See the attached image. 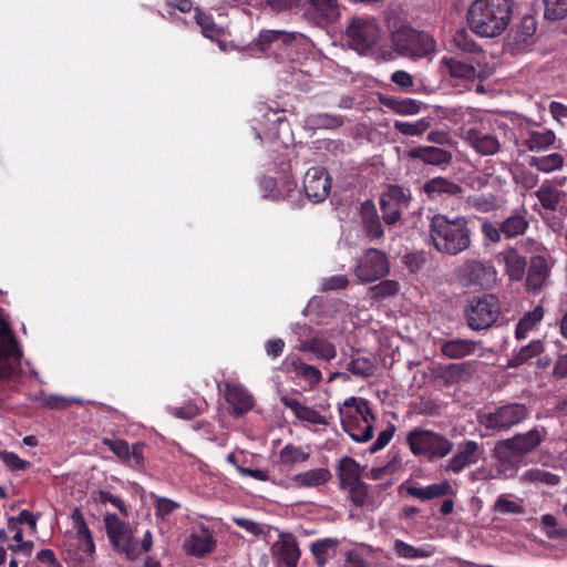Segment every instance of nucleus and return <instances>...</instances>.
I'll return each instance as SVG.
<instances>
[{
	"mask_svg": "<svg viewBox=\"0 0 567 567\" xmlns=\"http://www.w3.org/2000/svg\"><path fill=\"white\" fill-rule=\"evenodd\" d=\"M546 436L545 427L535 426L525 433L496 442L492 455L496 460L497 476L504 480L514 478L525 456L535 451Z\"/></svg>",
	"mask_w": 567,
	"mask_h": 567,
	"instance_id": "f257e3e1",
	"label": "nucleus"
},
{
	"mask_svg": "<svg viewBox=\"0 0 567 567\" xmlns=\"http://www.w3.org/2000/svg\"><path fill=\"white\" fill-rule=\"evenodd\" d=\"M429 236L434 249L446 256H456L471 247L472 231L465 216L434 214L429 219Z\"/></svg>",
	"mask_w": 567,
	"mask_h": 567,
	"instance_id": "f03ea898",
	"label": "nucleus"
},
{
	"mask_svg": "<svg viewBox=\"0 0 567 567\" xmlns=\"http://www.w3.org/2000/svg\"><path fill=\"white\" fill-rule=\"evenodd\" d=\"M511 19L512 7L508 0H475L467 11L471 31L482 38L501 35Z\"/></svg>",
	"mask_w": 567,
	"mask_h": 567,
	"instance_id": "7ed1b4c3",
	"label": "nucleus"
},
{
	"mask_svg": "<svg viewBox=\"0 0 567 567\" xmlns=\"http://www.w3.org/2000/svg\"><path fill=\"white\" fill-rule=\"evenodd\" d=\"M338 411L343 430L353 441L365 443L373 437L375 416L367 399L349 396L338 408Z\"/></svg>",
	"mask_w": 567,
	"mask_h": 567,
	"instance_id": "20e7f679",
	"label": "nucleus"
},
{
	"mask_svg": "<svg viewBox=\"0 0 567 567\" xmlns=\"http://www.w3.org/2000/svg\"><path fill=\"white\" fill-rule=\"evenodd\" d=\"M466 122L460 127V136L478 154L491 156L501 148L498 137L491 131V121L475 118L471 110L463 112Z\"/></svg>",
	"mask_w": 567,
	"mask_h": 567,
	"instance_id": "39448f33",
	"label": "nucleus"
},
{
	"mask_svg": "<svg viewBox=\"0 0 567 567\" xmlns=\"http://www.w3.org/2000/svg\"><path fill=\"white\" fill-rule=\"evenodd\" d=\"M501 313V301L494 293L472 297L463 310L466 326L472 331L476 332L485 331L494 327Z\"/></svg>",
	"mask_w": 567,
	"mask_h": 567,
	"instance_id": "423d86ee",
	"label": "nucleus"
},
{
	"mask_svg": "<svg viewBox=\"0 0 567 567\" xmlns=\"http://www.w3.org/2000/svg\"><path fill=\"white\" fill-rule=\"evenodd\" d=\"M406 442L413 455L424 456L430 462L444 458L454 446L444 434L422 427L411 430L406 435Z\"/></svg>",
	"mask_w": 567,
	"mask_h": 567,
	"instance_id": "0eeeda50",
	"label": "nucleus"
},
{
	"mask_svg": "<svg viewBox=\"0 0 567 567\" xmlns=\"http://www.w3.org/2000/svg\"><path fill=\"white\" fill-rule=\"evenodd\" d=\"M529 414L530 411L525 404L507 403L478 415V423L493 433H502L520 424Z\"/></svg>",
	"mask_w": 567,
	"mask_h": 567,
	"instance_id": "6e6552de",
	"label": "nucleus"
},
{
	"mask_svg": "<svg viewBox=\"0 0 567 567\" xmlns=\"http://www.w3.org/2000/svg\"><path fill=\"white\" fill-rule=\"evenodd\" d=\"M393 49L403 56L424 58L435 50L434 39L426 32L402 27L392 33Z\"/></svg>",
	"mask_w": 567,
	"mask_h": 567,
	"instance_id": "1a4fd4ad",
	"label": "nucleus"
},
{
	"mask_svg": "<svg viewBox=\"0 0 567 567\" xmlns=\"http://www.w3.org/2000/svg\"><path fill=\"white\" fill-rule=\"evenodd\" d=\"M104 523L106 534L114 548L124 553L127 558L135 559L140 555V550L130 525L114 513L106 514Z\"/></svg>",
	"mask_w": 567,
	"mask_h": 567,
	"instance_id": "9d476101",
	"label": "nucleus"
},
{
	"mask_svg": "<svg viewBox=\"0 0 567 567\" xmlns=\"http://www.w3.org/2000/svg\"><path fill=\"white\" fill-rule=\"evenodd\" d=\"M346 37L353 50L365 53L377 44L380 29L372 20L353 18L346 29Z\"/></svg>",
	"mask_w": 567,
	"mask_h": 567,
	"instance_id": "9b49d317",
	"label": "nucleus"
},
{
	"mask_svg": "<svg viewBox=\"0 0 567 567\" xmlns=\"http://www.w3.org/2000/svg\"><path fill=\"white\" fill-rule=\"evenodd\" d=\"M355 277L363 284L384 278L390 272L388 256L375 248H369L354 267Z\"/></svg>",
	"mask_w": 567,
	"mask_h": 567,
	"instance_id": "f8f14e48",
	"label": "nucleus"
},
{
	"mask_svg": "<svg viewBox=\"0 0 567 567\" xmlns=\"http://www.w3.org/2000/svg\"><path fill=\"white\" fill-rule=\"evenodd\" d=\"M103 445H105L110 451H112L120 461L136 471H143L145 467V456L144 449L145 444L143 442H136L130 445L125 440L122 439H107L104 437L102 440Z\"/></svg>",
	"mask_w": 567,
	"mask_h": 567,
	"instance_id": "ddd939ff",
	"label": "nucleus"
},
{
	"mask_svg": "<svg viewBox=\"0 0 567 567\" xmlns=\"http://www.w3.org/2000/svg\"><path fill=\"white\" fill-rule=\"evenodd\" d=\"M555 261L550 254H538L530 257L526 270L525 287L533 293H538L547 284Z\"/></svg>",
	"mask_w": 567,
	"mask_h": 567,
	"instance_id": "4468645a",
	"label": "nucleus"
},
{
	"mask_svg": "<svg viewBox=\"0 0 567 567\" xmlns=\"http://www.w3.org/2000/svg\"><path fill=\"white\" fill-rule=\"evenodd\" d=\"M331 188V178L328 171L321 166L310 167L303 177V192L315 203L323 202Z\"/></svg>",
	"mask_w": 567,
	"mask_h": 567,
	"instance_id": "2eb2a0df",
	"label": "nucleus"
},
{
	"mask_svg": "<svg viewBox=\"0 0 567 567\" xmlns=\"http://www.w3.org/2000/svg\"><path fill=\"white\" fill-rule=\"evenodd\" d=\"M483 452L481 444L472 440H465L457 445L455 454L444 465V471L458 474L466 466L476 464Z\"/></svg>",
	"mask_w": 567,
	"mask_h": 567,
	"instance_id": "dca6fc26",
	"label": "nucleus"
},
{
	"mask_svg": "<svg viewBox=\"0 0 567 567\" xmlns=\"http://www.w3.org/2000/svg\"><path fill=\"white\" fill-rule=\"evenodd\" d=\"M225 400L234 415H243L254 406L252 395L238 383L225 382Z\"/></svg>",
	"mask_w": 567,
	"mask_h": 567,
	"instance_id": "f3484780",
	"label": "nucleus"
},
{
	"mask_svg": "<svg viewBox=\"0 0 567 567\" xmlns=\"http://www.w3.org/2000/svg\"><path fill=\"white\" fill-rule=\"evenodd\" d=\"M498 259L505 266V274L511 281H520L525 274L527 261L515 247H507L498 254Z\"/></svg>",
	"mask_w": 567,
	"mask_h": 567,
	"instance_id": "a211bd4d",
	"label": "nucleus"
},
{
	"mask_svg": "<svg viewBox=\"0 0 567 567\" xmlns=\"http://www.w3.org/2000/svg\"><path fill=\"white\" fill-rule=\"evenodd\" d=\"M519 138L532 152H539L548 148L555 143L556 135L550 130L520 128Z\"/></svg>",
	"mask_w": 567,
	"mask_h": 567,
	"instance_id": "6ab92c4d",
	"label": "nucleus"
},
{
	"mask_svg": "<svg viewBox=\"0 0 567 567\" xmlns=\"http://www.w3.org/2000/svg\"><path fill=\"white\" fill-rule=\"evenodd\" d=\"M423 190L429 198L440 199L443 197H457L462 194L463 188L460 184L439 176L425 182Z\"/></svg>",
	"mask_w": 567,
	"mask_h": 567,
	"instance_id": "aec40b11",
	"label": "nucleus"
},
{
	"mask_svg": "<svg viewBox=\"0 0 567 567\" xmlns=\"http://www.w3.org/2000/svg\"><path fill=\"white\" fill-rule=\"evenodd\" d=\"M409 156L427 165L446 166L452 161V154L435 146H419L409 151Z\"/></svg>",
	"mask_w": 567,
	"mask_h": 567,
	"instance_id": "412c9836",
	"label": "nucleus"
},
{
	"mask_svg": "<svg viewBox=\"0 0 567 567\" xmlns=\"http://www.w3.org/2000/svg\"><path fill=\"white\" fill-rule=\"evenodd\" d=\"M360 217L367 236L371 240L383 237V227L378 215L377 207L372 200H365L361 204Z\"/></svg>",
	"mask_w": 567,
	"mask_h": 567,
	"instance_id": "4be33fe9",
	"label": "nucleus"
},
{
	"mask_svg": "<svg viewBox=\"0 0 567 567\" xmlns=\"http://www.w3.org/2000/svg\"><path fill=\"white\" fill-rule=\"evenodd\" d=\"M274 548L280 564H284L286 567H297L300 550L298 543L292 535L281 534L280 540L275 544Z\"/></svg>",
	"mask_w": 567,
	"mask_h": 567,
	"instance_id": "5701e85b",
	"label": "nucleus"
},
{
	"mask_svg": "<svg viewBox=\"0 0 567 567\" xmlns=\"http://www.w3.org/2000/svg\"><path fill=\"white\" fill-rule=\"evenodd\" d=\"M296 349L300 352H310L317 359L331 361L337 355V349L333 343L326 339L313 337L309 340L300 342Z\"/></svg>",
	"mask_w": 567,
	"mask_h": 567,
	"instance_id": "b1692460",
	"label": "nucleus"
},
{
	"mask_svg": "<svg viewBox=\"0 0 567 567\" xmlns=\"http://www.w3.org/2000/svg\"><path fill=\"white\" fill-rule=\"evenodd\" d=\"M535 196L544 209L555 212L565 196V192L557 188L556 181H544L535 192Z\"/></svg>",
	"mask_w": 567,
	"mask_h": 567,
	"instance_id": "393cba45",
	"label": "nucleus"
},
{
	"mask_svg": "<svg viewBox=\"0 0 567 567\" xmlns=\"http://www.w3.org/2000/svg\"><path fill=\"white\" fill-rule=\"evenodd\" d=\"M480 342L471 339H451L441 343L440 350L443 355L450 359H463L472 355Z\"/></svg>",
	"mask_w": 567,
	"mask_h": 567,
	"instance_id": "a878e982",
	"label": "nucleus"
},
{
	"mask_svg": "<svg viewBox=\"0 0 567 567\" xmlns=\"http://www.w3.org/2000/svg\"><path fill=\"white\" fill-rule=\"evenodd\" d=\"M337 476L340 487L346 488L362 481V467L352 457H342L337 466Z\"/></svg>",
	"mask_w": 567,
	"mask_h": 567,
	"instance_id": "bb28decb",
	"label": "nucleus"
},
{
	"mask_svg": "<svg viewBox=\"0 0 567 567\" xmlns=\"http://www.w3.org/2000/svg\"><path fill=\"white\" fill-rule=\"evenodd\" d=\"M519 480L522 483L533 484L536 487L549 488L558 486L561 482L560 475L540 467L526 470Z\"/></svg>",
	"mask_w": 567,
	"mask_h": 567,
	"instance_id": "cd10ccee",
	"label": "nucleus"
},
{
	"mask_svg": "<svg viewBox=\"0 0 567 567\" xmlns=\"http://www.w3.org/2000/svg\"><path fill=\"white\" fill-rule=\"evenodd\" d=\"M406 493L410 496L419 498L421 501H430L433 498L444 497L454 494V489L449 481H442L427 486L416 487L409 486Z\"/></svg>",
	"mask_w": 567,
	"mask_h": 567,
	"instance_id": "c85d7f7f",
	"label": "nucleus"
},
{
	"mask_svg": "<svg viewBox=\"0 0 567 567\" xmlns=\"http://www.w3.org/2000/svg\"><path fill=\"white\" fill-rule=\"evenodd\" d=\"M493 267L480 260H466L460 268V275L468 285H483L487 276L494 274Z\"/></svg>",
	"mask_w": 567,
	"mask_h": 567,
	"instance_id": "c756f323",
	"label": "nucleus"
},
{
	"mask_svg": "<svg viewBox=\"0 0 567 567\" xmlns=\"http://www.w3.org/2000/svg\"><path fill=\"white\" fill-rule=\"evenodd\" d=\"M343 124L344 116L329 113L309 114L303 120V127L311 131L336 130Z\"/></svg>",
	"mask_w": 567,
	"mask_h": 567,
	"instance_id": "7c9ffc66",
	"label": "nucleus"
},
{
	"mask_svg": "<svg viewBox=\"0 0 567 567\" xmlns=\"http://www.w3.org/2000/svg\"><path fill=\"white\" fill-rule=\"evenodd\" d=\"M503 235L506 239H512L523 235L528 228V220L526 219V210H516L502 223Z\"/></svg>",
	"mask_w": 567,
	"mask_h": 567,
	"instance_id": "2f4dec72",
	"label": "nucleus"
},
{
	"mask_svg": "<svg viewBox=\"0 0 567 567\" xmlns=\"http://www.w3.org/2000/svg\"><path fill=\"white\" fill-rule=\"evenodd\" d=\"M332 475L328 468H313L293 476V483L299 487H318L331 480Z\"/></svg>",
	"mask_w": 567,
	"mask_h": 567,
	"instance_id": "473e14b6",
	"label": "nucleus"
},
{
	"mask_svg": "<svg viewBox=\"0 0 567 567\" xmlns=\"http://www.w3.org/2000/svg\"><path fill=\"white\" fill-rule=\"evenodd\" d=\"M441 64L452 78L473 80L476 76V69L466 62L460 61L453 56H443Z\"/></svg>",
	"mask_w": 567,
	"mask_h": 567,
	"instance_id": "72a5a7b5",
	"label": "nucleus"
},
{
	"mask_svg": "<svg viewBox=\"0 0 567 567\" xmlns=\"http://www.w3.org/2000/svg\"><path fill=\"white\" fill-rule=\"evenodd\" d=\"M544 351V343L542 340H533L528 344L522 347L518 352L514 353L506 363V368H518L533 358L539 355Z\"/></svg>",
	"mask_w": 567,
	"mask_h": 567,
	"instance_id": "f704fd0d",
	"label": "nucleus"
},
{
	"mask_svg": "<svg viewBox=\"0 0 567 567\" xmlns=\"http://www.w3.org/2000/svg\"><path fill=\"white\" fill-rule=\"evenodd\" d=\"M311 9L326 22H334L340 17L338 0H306Z\"/></svg>",
	"mask_w": 567,
	"mask_h": 567,
	"instance_id": "c9c22d12",
	"label": "nucleus"
},
{
	"mask_svg": "<svg viewBox=\"0 0 567 567\" xmlns=\"http://www.w3.org/2000/svg\"><path fill=\"white\" fill-rule=\"evenodd\" d=\"M310 454L300 446L293 444L285 445L278 453V463L284 466L292 467L296 464L305 463Z\"/></svg>",
	"mask_w": 567,
	"mask_h": 567,
	"instance_id": "e433bc0d",
	"label": "nucleus"
},
{
	"mask_svg": "<svg viewBox=\"0 0 567 567\" xmlns=\"http://www.w3.org/2000/svg\"><path fill=\"white\" fill-rule=\"evenodd\" d=\"M382 104L393 112L401 115H413L420 112L421 102L413 99H396V97H383Z\"/></svg>",
	"mask_w": 567,
	"mask_h": 567,
	"instance_id": "4c0bfd02",
	"label": "nucleus"
},
{
	"mask_svg": "<svg viewBox=\"0 0 567 567\" xmlns=\"http://www.w3.org/2000/svg\"><path fill=\"white\" fill-rule=\"evenodd\" d=\"M215 542L207 529L192 534L189 538V550L195 556H204L213 550Z\"/></svg>",
	"mask_w": 567,
	"mask_h": 567,
	"instance_id": "58836bf2",
	"label": "nucleus"
},
{
	"mask_svg": "<svg viewBox=\"0 0 567 567\" xmlns=\"http://www.w3.org/2000/svg\"><path fill=\"white\" fill-rule=\"evenodd\" d=\"M529 165L543 173H551L560 169L564 165V157L558 153L545 156H534L529 161Z\"/></svg>",
	"mask_w": 567,
	"mask_h": 567,
	"instance_id": "ea45409f",
	"label": "nucleus"
},
{
	"mask_svg": "<svg viewBox=\"0 0 567 567\" xmlns=\"http://www.w3.org/2000/svg\"><path fill=\"white\" fill-rule=\"evenodd\" d=\"M279 39H281L284 44H289L295 40V34L281 30H266L260 32L259 37L257 38L256 45L261 51H265L274 41Z\"/></svg>",
	"mask_w": 567,
	"mask_h": 567,
	"instance_id": "a19ab883",
	"label": "nucleus"
},
{
	"mask_svg": "<svg viewBox=\"0 0 567 567\" xmlns=\"http://www.w3.org/2000/svg\"><path fill=\"white\" fill-rule=\"evenodd\" d=\"M347 370L355 377L369 378L373 375L374 364L367 357L353 355L347 363Z\"/></svg>",
	"mask_w": 567,
	"mask_h": 567,
	"instance_id": "79ce46f5",
	"label": "nucleus"
},
{
	"mask_svg": "<svg viewBox=\"0 0 567 567\" xmlns=\"http://www.w3.org/2000/svg\"><path fill=\"white\" fill-rule=\"evenodd\" d=\"M195 19L204 37L210 40H218L221 37L223 29L214 22L212 16L197 10Z\"/></svg>",
	"mask_w": 567,
	"mask_h": 567,
	"instance_id": "37998d69",
	"label": "nucleus"
},
{
	"mask_svg": "<svg viewBox=\"0 0 567 567\" xmlns=\"http://www.w3.org/2000/svg\"><path fill=\"white\" fill-rule=\"evenodd\" d=\"M431 123L426 118H420L414 122L395 121L394 128L406 136H419L426 132Z\"/></svg>",
	"mask_w": 567,
	"mask_h": 567,
	"instance_id": "c03bdc74",
	"label": "nucleus"
},
{
	"mask_svg": "<svg viewBox=\"0 0 567 567\" xmlns=\"http://www.w3.org/2000/svg\"><path fill=\"white\" fill-rule=\"evenodd\" d=\"M337 544V540L330 538L317 540L311 544L310 550L315 556L316 563L319 567H324L330 550H333Z\"/></svg>",
	"mask_w": 567,
	"mask_h": 567,
	"instance_id": "a18cd8bd",
	"label": "nucleus"
},
{
	"mask_svg": "<svg viewBox=\"0 0 567 567\" xmlns=\"http://www.w3.org/2000/svg\"><path fill=\"white\" fill-rule=\"evenodd\" d=\"M296 374L307 381L310 385H316L322 380L321 371L310 364L296 360L292 362Z\"/></svg>",
	"mask_w": 567,
	"mask_h": 567,
	"instance_id": "49530a36",
	"label": "nucleus"
},
{
	"mask_svg": "<svg viewBox=\"0 0 567 567\" xmlns=\"http://www.w3.org/2000/svg\"><path fill=\"white\" fill-rule=\"evenodd\" d=\"M472 207L481 213H489L501 207V200L493 194H478L470 200Z\"/></svg>",
	"mask_w": 567,
	"mask_h": 567,
	"instance_id": "de8ad7c7",
	"label": "nucleus"
},
{
	"mask_svg": "<svg viewBox=\"0 0 567 567\" xmlns=\"http://www.w3.org/2000/svg\"><path fill=\"white\" fill-rule=\"evenodd\" d=\"M394 550L400 557L408 559L430 557L433 553L432 549L414 547L400 539L394 542Z\"/></svg>",
	"mask_w": 567,
	"mask_h": 567,
	"instance_id": "09e8293b",
	"label": "nucleus"
},
{
	"mask_svg": "<svg viewBox=\"0 0 567 567\" xmlns=\"http://www.w3.org/2000/svg\"><path fill=\"white\" fill-rule=\"evenodd\" d=\"M400 290V285L395 280L385 279L369 289L372 299H384L395 296Z\"/></svg>",
	"mask_w": 567,
	"mask_h": 567,
	"instance_id": "8fccbe9b",
	"label": "nucleus"
},
{
	"mask_svg": "<svg viewBox=\"0 0 567 567\" xmlns=\"http://www.w3.org/2000/svg\"><path fill=\"white\" fill-rule=\"evenodd\" d=\"M546 19L551 21L561 20L567 14V0H544Z\"/></svg>",
	"mask_w": 567,
	"mask_h": 567,
	"instance_id": "3c124183",
	"label": "nucleus"
},
{
	"mask_svg": "<svg viewBox=\"0 0 567 567\" xmlns=\"http://www.w3.org/2000/svg\"><path fill=\"white\" fill-rule=\"evenodd\" d=\"M455 47L467 53H477L481 51L480 45L474 41L472 35L464 29L456 31L453 37Z\"/></svg>",
	"mask_w": 567,
	"mask_h": 567,
	"instance_id": "603ef678",
	"label": "nucleus"
},
{
	"mask_svg": "<svg viewBox=\"0 0 567 567\" xmlns=\"http://www.w3.org/2000/svg\"><path fill=\"white\" fill-rule=\"evenodd\" d=\"M536 32V22L533 17L526 16L515 30L516 42H527Z\"/></svg>",
	"mask_w": 567,
	"mask_h": 567,
	"instance_id": "864d4df0",
	"label": "nucleus"
},
{
	"mask_svg": "<svg viewBox=\"0 0 567 567\" xmlns=\"http://www.w3.org/2000/svg\"><path fill=\"white\" fill-rule=\"evenodd\" d=\"M344 491H348L350 501L358 507H363L369 498L368 486L361 481L357 484L350 485Z\"/></svg>",
	"mask_w": 567,
	"mask_h": 567,
	"instance_id": "5fc2aeb1",
	"label": "nucleus"
},
{
	"mask_svg": "<svg viewBox=\"0 0 567 567\" xmlns=\"http://www.w3.org/2000/svg\"><path fill=\"white\" fill-rule=\"evenodd\" d=\"M0 460L12 472L25 471L31 466V463L29 461L22 460L14 452L0 451Z\"/></svg>",
	"mask_w": 567,
	"mask_h": 567,
	"instance_id": "6e6d98bb",
	"label": "nucleus"
},
{
	"mask_svg": "<svg viewBox=\"0 0 567 567\" xmlns=\"http://www.w3.org/2000/svg\"><path fill=\"white\" fill-rule=\"evenodd\" d=\"M154 507L156 516L162 519H165L174 511L178 509L181 507V504L166 497L155 496Z\"/></svg>",
	"mask_w": 567,
	"mask_h": 567,
	"instance_id": "4d7b16f0",
	"label": "nucleus"
},
{
	"mask_svg": "<svg viewBox=\"0 0 567 567\" xmlns=\"http://www.w3.org/2000/svg\"><path fill=\"white\" fill-rule=\"evenodd\" d=\"M382 217L386 225H394L401 218V206L380 198Z\"/></svg>",
	"mask_w": 567,
	"mask_h": 567,
	"instance_id": "13d9d810",
	"label": "nucleus"
},
{
	"mask_svg": "<svg viewBox=\"0 0 567 567\" xmlns=\"http://www.w3.org/2000/svg\"><path fill=\"white\" fill-rule=\"evenodd\" d=\"M39 518V515H33L31 512H29L28 509H22L18 516L16 517H10L8 519V528L9 529H13V528H17V525H20V524H27L30 526V528L32 529V532H35L37 529V520Z\"/></svg>",
	"mask_w": 567,
	"mask_h": 567,
	"instance_id": "bf43d9fd",
	"label": "nucleus"
},
{
	"mask_svg": "<svg viewBox=\"0 0 567 567\" xmlns=\"http://www.w3.org/2000/svg\"><path fill=\"white\" fill-rule=\"evenodd\" d=\"M494 509L503 514H523L524 508L514 501L506 498L501 495L497 497L494 504Z\"/></svg>",
	"mask_w": 567,
	"mask_h": 567,
	"instance_id": "052dcab7",
	"label": "nucleus"
},
{
	"mask_svg": "<svg viewBox=\"0 0 567 567\" xmlns=\"http://www.w3.org/2000/svg\"><path fill=\"white\" fill-rule=\"evenodd\" d=\"M71 519L73 523V527L75 529V539L80 538V537H84L85 535L86 536L92 535V533L84 519V516L79 508L73 509V512L71 514Z\"/></svg>",
	"mask_w": 567,
	"mask_h": 567,
	"instance_id": "680f3d73",
	"label": "nucleus"
},
{
	"mask_svg": "<svg viewBox=\"0 0 567 567\" xmlns=\"http://www.w3.org/2000/svg\"><path fill=\"white\" fill-rule=\"evenodd\" d=\"M297 419L300 421L308 422L310 424H316V425H327L328 424V422L323 415H321L319 412H317L316 410H313L307 405H305L299 411Z\"/></svg>",
	"mask_w": 567,
	"mask_h": 567,
	"instance_id": "e2e57ef3",
	"label": "nucleus"
},
{
	"mask_svg": "<svg viewBox=\"0 0 567 567\" xmlns=\"http://www.w3.org/2000/svg\"><path fill=\"white\" fill-rule=\"evenodd\" d=\"M381 198L399 206L408 204V197L403 188L398 185H391Z\"/></svg>",
	"mask_w": 567,
	"mask_h": 567,
	"instance_id": "0e129e2a",
	"label": "nucleus"
},
{
	"mask_svg": "<svg viewBox=\"0 0 567 567\" xmlns=\"http://www.w3.org/2000/svg\"><path fill=\"white\" fill-rule=\"evenodd\" d=\"M76 543L81 559H89L95 553V544L92 535L76 538Z\"/></svg>",
	"mask_w": 567,
	"mask_h": 567,
	"instance_id": "69168bd1",
	"label": "nucleus"
},
{
	"mask_svg": "<svg viewBox=\"0 0 567 567\" xmlns=\"http://www.w3.org/2000/svg\"><path fill=\"white\" fill-rule=\"evenodd\" d=\"M171 413L178 419L192 420L200 414V409L195 403L188 402L183 406L172 409Z\"/></svg>",
	"mask_w": 567,
	"mask_h": 567,
	"instance_id": "338daca9",
	"label": "nucleus"
},
{
	"mask_svg": "<svg viewBox=\"0 0 567 567\" xmlns=\"http://www.w3.org/2000/svg\"><path fill=\"white\" fill-rule=\"evenodd\" d=\"M481 229H482L483 236L486 239L491 240L492 243H499L502 240V236H504L503 235V230H502V226L499 225V227H496L489 220H485L482 224Z\"/></svg>",
	"mask_w": 567,
	"mask_h": 567,
	"instance_id": "774afa93",
	"label": "nucleus"
}]
</instances>
